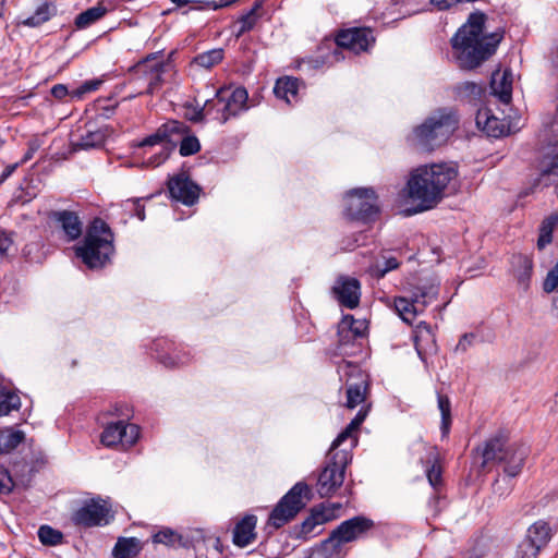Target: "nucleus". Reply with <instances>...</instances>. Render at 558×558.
<instances>
[{"instance_id":"1","label":"nucleus","mask_w":558,"mask_h":558,"mask_svg":"<svg viewBox=\"0 0 558 558\" xmlns=\"http://www.w3.org/2000/svg\"><path fill=\"white\" fill-rule=\"evenodd\" d=\"M457 175V168L446 162L425 165L413 169L405 187L407 196L413 207L405 209V215L411 216L434 208Z\"/></svg>"},{"instance_id":"2","label":"nucleus","mask_w":558,"mask_h":558,"mask_svg":"<svg viewBox=\"0 0 558 558\" xmlns=\"http://www.w3.org/2000/svg\"><path fill=\"white\" fill-rule=\"evenodd\" d=\"M486 15L482 12L472 13L451 39L453 56L459 66L472 70L495 53L502 39V33L494 32L484 35Z\"/></svg>"},{"instance_id":"3","label":"nucleus","mask_w":558,"mask_h":558,"mask_svg":"<svg viewBox=\"0 0 558 558\" xmlns=\"http://www.w3.org/2000/svg\"><path fill=\"white\" fill-rule=\"evenodd\" d=\"M75 252L87 267H102L113 253V234L109 226L99 218L94 219L84 243Z\"/></svg>"},{"instance_id":"4","label":"nucleus","mask_w":558,"mask_h":558,"mask_svg":"<svg viewBox=\"0 0 558 558\" xmlns=\"http://www.w3.org/2000/svg\"><path fill=\"white\" fill-rule=\"evenodd\" d=\"M457 128L458 119L451 110H438L414 129V144L423 150H433L446 143Z\"/></svg>"},{"instance_id":"5","label":"nucleus","mask_w":558,"mask_h":558,"mask_svg":"<svg viewBox=\"0 0 558 558\" xmlns=\"http://www.w3.org/2000/svg\"><path fill=\"white\" fill-rule=\"evenodd\" d=\"M186 129L182 122L169 121L159 126L155 133L138 142L136 147L143 150L141 155L143 166L156 168L162 165L172 150V135L183 134Z\"/></svg>"},{"instance_id":"6","label":"nucleus","mask_w":558,"mask_h":558,"mask_svg":"<svg viewBox=\"0 0 558 558\" xmlns=\"http://www.w3.org/2000/svg\"><path fill=\"white\" fill-rule=\"evenodd\" d=\"M352 456L349 449L330 448L327 456L326 466L319 474L317 492L322 497H329L343 484L347 465L351 462Z\"/></svg>"},{"instance_id":"7","label":"nucleus","mask_w":558,"mask_h":558,"mask_svg":"<svg viewBox=\"0 0 558 558\" xmlns=\"http://www.w3.org/2000/svg\"><path fill=\"white\" fill-rule=\"evenodd\" d=\"M308 490V486L305 483H296L274 508L269 515L268 524L279 529L292 520L304 507L302 497Z\"/></svg>"},{"instance_id":"8","label":"nucleus","mask_w":558,"mask_h":558,"mask_svg":"<svg viewBox=\"0 0 558 558\" xmlns=\"http://www.w3.org/2000/svg\"><path fill=\"white\" fill-rule=\"evenodd\" d=\"M345 215L351 219L369 220L378 211L377 196L373 189L360 187L345 194Z\"/></svg>"},{"instance_id":"9","label":"nucleus","mask_w":558,"mask_h":558,"mask_svg":"<svg viewBox=\"0 0 558 558\" xmlns=\"http://www.w3.org/2000/svg\"><path fill=\"white\" fill-rule=\"evenodd\" d=\"M170 68L169 62L158 59L155 56H149L134 66L135 75L138 80L146 83V89L140 94L154 95L157 93L163 83V75Z\"/></svg>"},{"instance_id":"10","label":"nucleus","mask_w":558,"mask_h":558,"mask_svg":"<svg viewBox=\"0 0 558 558\" xmlns=\"http://www.w3.org/2000/svg\"><path fill=\"white\" fill-rule=\"evenodd\" d=\"M374 525L373 520L363 515H356L340 523L331 532L328 539L338 548L341 544L364 538L374 529Z\"/></svg>"},{"instance_id":"11","label":"nucleus","mask_w":558,"mask_h":558,"mask_svg":"<svg viewBox=\"0 0 558 558\" xmlns=\"http://www.w3.org/2000/svg\"><path fill=\"white\" fill-rule=\"evenodd\" d=\"M544 140L546 144L541 150L538 169L542 178L553 177L551 183H555L558 181V122L545 130Z\"/></svg>"},{"instance_id":"12","label":"nucleus","mask_w":558,"mask_h":558,"mask_svg":"<svg viewBox=\"0 0 558 558\" xmlns=\"http://www.w3.org/2000/svg\"><path fill=\"white\" fill-rule=\"evenodd\" d=\"M140 437V427L121 420L108 424L101 433L100 441L106 447H114L119 444L133 446Z\"/></svg>"},{"instance_id":"13","label":"nucleus","mask_w":558,"mask_h":558,"mask_svg":"<svg viewBox=\"0 0 558 558\" xmlns=\"http://www.w3.org/2000/svg\"><path fill=\"white\" fill-rule=\"evenodd\" d=\"M110 508L102 499H92L73 514V522L85 527L100 526L109 523Z\"/></svg>"},{"instance_id":"14","label":"nucleus","mask_w":558,"mask_h":558,"mask_svg":"<svg viewBox=\"0 0 558 558\" xmlns=\"http://www.w3.org/2000/svg\"><path fill=\"white\" fill-rule=\"evenodd\" d=\"M373 32L366 27H354L341 31L337 36V45L354 53L367 51L374 44Z\"/></svg>"},{"instance_id":"15","label":"nucleus","mask_w":558,"mask_h":558,"mask_svg":"<svg viewBox=\"0 0 558 558\" xmlns=\"http://www.w3.org/2000/svg\"><path fill=\"white\" fill-rule=\"evenodd\" d=\"M168 190L171 197L184 205L192 206L199 197L201 189L185 173L169 179Z\"/></svg>"},{"instance_id":"16","label":"nucleus","mask_w":558,"mask_h":558,"mask_svg":"<svg viewBox=\"0 0 558 558\" xmlns=\"http://www.w3.org/2000/svg\"><path fill=\"white\" fill-rule=\"evenodd\" d=\"M332 291L339 303L348 308H355L360 303L361 286L355 278L339 277Z\"/></svg>"},{"instance_id":"17","label":"nucleus","mask_w":558,"mask_h":558,"mask_svg":"<svg viewBox=\"0 0 558 558\" xmlns=\"http://www.w3.org/2000/svg\"><path fill=\"white\" fill-rule=\"evenodd\" d=\"M439 287L440 280L436 276H428L421 278L416 284L412 286L410 292L414 303L425 308L437 299Z\"/></svg>"},{"instance_id":"18","label":"nucleus","mask_w":558,"mask_h":558,"mask_svg":"<svg viewBox=\"0 0 558 558\" xmlns=\"http://www.w3.org/2000/svg\"><path fill=\"white\" fill-rule=\"evenodd\" d=\"M529 449L524 445H508L504 454L500 456V463H504V472L508 477H515L521 473Z\"/></svg>"},{"instance_id":"19","label":"nucleus","mask_w":558,"mask_h":558,"mask_svg":"<svg viewBox=\"0 0 558 558\" xmlns=\"http://www.w3.org/2000/svg\"><path fill=\"white\" fill-rule=\"evenodd\" d=\"M507 447V438L501 433L490 437L483 445L478 446L476 453L482 458L481 468L485 469L493 462L500 463V456L504 454Z\"/></svg>"},{"instance_id":"20","label":"nucleus","mask_w":558,"mask_h":558,"mask_svg":"<svg viewBox=\"0 0 558 558\" xmlns=\"http://www.w3.org/2000/svg\"><path fill=\"white\" fill-rule=\"evenodd\" d=\"M218 95L221 100L223 116H226V122L246 109L248 95L245 88L238 87L228 97L225 95V90L220 89Z\"/></svg>"},{"instance_id":"21","label":"nucleus","mask_w":558,"mask_h":558,"mask_svg":"<svg viewBox=\"0 0 558 558\" xmlns=\"http://www.w3.org/2000/svg\"><path fill=\"white\" fill-rule=\"evenodd\" d=\"M50 219L58 223L66 241H74L81 236L82 222L75 213L69 210L52 211Z\"/></svg>"},{"instance_id":"22","label":"nucleus","mask_w":558,"mask_h":558,"mask_svg":"<svg viewBox=\"0 0 558 558\" xmlns=\"http://www.w3.org/2000/svg\"><path fill=\"white\" fill-rule=\"evenodd\" d=\"M475 120L478 129L483 130L488 136L500 137L507 134L505 123L492 114L487 108L478 109Z\"/></svg>"},{"instance_id":"23","label":"nucleus","mask_w":558,"mask_h":558,"mask_svg":"<svg viewBox=\"0 0 558 558\" xmlns=\"http://www.w3.org/2000/svg\"><path fill=\"white\" fill-rule=\"evenodd\" d=\"M492 93L502 104H509L512 97V73L510 70L496 71L490 81Z\"/></svg>"},{"instance_id":"24","label":"nucleus","mask_w":558,"mask_h":558,"mask_svg":"<svg viewBox=\"0 0 558 558\" xmlns=\"http://www.w3.org/2000/svg\"><path fill=\"white\" fill-rule=\"evenodd\" d=\"M256 523L257 518L253 514H247L239 521L233 530V543L239 547L251 544L256 537Z\"/></svg>"},{"instance_id":"25","label":"nucleus","mask_w":558,"mask_h":558,"mask_svg":"<svg viewBox=\"0 0 558 558\" xmlns=\"http://www.w3.org/2000/svg\"><path fill=\"white\" fill-rule=\"evenodd\" d=\"M366 329L367 324L365 320L354 319L352 315L344 316L339 327L340 345H343L353 339L362 338L365 335Z\"/></svg>"},{"instance_id":"26","label":"nucleus","mask_w":558,"mask_h":558,"mask_svg":"<svg viewBox=\"0 0 558 558\" xmlns=\"http://www.w3.org/2000/svg\"><path fill=\"white\" fill-rule=\"evenodd\" d=\"M511 268L513 276L517 279L518 286L526 291L530 286V280L533 271L532 259L522 254L513 255L511 258Z\"/></svg>"},{"instance_id":"27","label":"nucleus","mask_w":558,"mask_h":558,"mask_svg":"<svg viewBox=\"0 0 558 558\" xmlns=\"http://www.w3.org/2000/svg\"><path fill=\"white\" fill-rule=\"evenodd\" d=\"M205 118H210L219 124L226 123V116H223L218 92L216 93L215 98L206 100L201 108L195 110L191 120L194 122H201L204 121Z\"/></svg>"},{"instance_id":"28","label":"nucleus","mask_w":558,"mask_h":558,"mask_svg":"<svg viewBox=\"0 0 558 558\" xmlns=\"http://www.w3.org/2000/svg\"><path fill=\"white\" fill-rule=\"evenodd\" d=\"M299 87L300 81L298 78L284 76L277 80L274 93L277 98L290 105L298 101Z\"/></svg>"},{"instance_id":"29","label":"nucleus","mask_w":558,"mask_h":558,"mask_svg":"<svg viewBox=\"0 0 558 558\" xmlns=\"http://www.w3.org/2000/svg\"><path fill=\"white\" fill-rule=\"evenodd\" d=\"M366 417V412L359 411L355 417L350 422V424L337 436V438L332 441V449H338L340 446L344 444L348 439H350V445L347 449L351 450L357 442L356 436L354 433L361 426Z\"/></svg>"},{"instance_id":"30","label":"nucleus","mask_w":558,"mask_h":558,"mask_svg":"<svg viewBox=\"0 0 558 558\" xmlns=\"http://www.w3.org/2000/svg\"><path fill=\"white\" fill-rule=\"evenodd\" d=\"M340 504H332L331 507H322L314 509L311 517H308L302 524L303 533H312L317 525H322L327 521L335 518L333 510L340 509Z\"/></svg>"},{"instance_id":"31","label":"nucleus","mask_w":558,"mask_h":558,"mask_svg":"<svg viewBox=\"0 0 558 558\" xmlns=\"http://www.w3.org/2000/svg\"><path fill=\"white\" fill-rule=\"evenodd\" d=\"M106 137V130L100 128L88 129L86 133L81 136L80 141L74 144V147L76 149L98 148L105 144Z\"/></svg>"},{"instance_id":"32","label":"nucleus","mask_w":558,"mask_h":558,"mask_svg":"<svg viewBox=\"0 0 558 558\" xmlns=\"http://www.w3.org/2000/svg\"><path fill=\"white\" fill-rule=\"evenodd\" d=\"M395 308L402 320L407 323H412L416 315L424 310L420 304L414 303L412 295L410 299L402 296L396 298Z\"/></svg>"},{"instance_id":"33","label":"nucleus","mask_w":558,"mask_h":558,"mask_svg":"<svg viewBox=\"0 0 558 558\" xmlns=\"http://www.w3.org/2000/svg\"><path fill=\"white\" fill-rule=\"evenodd\" d=\"M454 89L459 98L474 105L481 101L485 90L482 84L475 82H462Z\"/></svg>"},{"instance_id":"34","label":"nucleus","mask_w":558,"mask_h":558,"mask_svg":"<svg viewBox=\"0 0 558 558\" xmlns=\"http://www.w3.org/2000/svg\"><path fill=\"white\" fill-rule=\"evenodd\" d=\"M25 434L22 430L13 428L0 429V456L15 449L23 442Z\"/></svg>"},{"instance_id":"35","label":"nucleus","mask_w":558,"mask_h":558,"mask_svg":"<svg viewBox=\"0 0 558 558\" xmlns=\"http://www.w3.org/2000/svg\"><path fill=\"white\" fill-rule=\"evenodd\" d=\"M367 389L366 378H361L355 383H348L347 387V403L349 409H354L365 400Z\"/></svg>"},{"instance_id":"36","label":"nucleus","mask_w":558,"mask_h":558,"mask_svg":"<svg viewBox=\"0 0 558 558\" xmlns=\"http://www.w3.org/2000/svg\"><path fill=\"white\" fill-rule=\"evenodd\" d=\"M525 537L541 549L550 539V527L546 522L537 521L529 527Z\"/></svg>"},{"instance_id":"37","label":"nucleus","mask_w":558,"mask_h":558,"mask_svg":"<svg viewBox=\"0 0 558 558\" xmlns=\"http://www.w3.org/2000/svg\"><path fill=\"white\" fill-rule=\"evenodd\" d=\"M141 550L140 541L135 537H120L113 548L114 558H129Z\"/></svg>"},{"instance_id":"38","label":"nucleus","mask_w":558,"mask_h":558,"mask_svg":"<svg viewBox=\"0 0 558 558\" xmlns=\"http://www.w3.org/2000/svg\"><path fill=\"white\" fill-rule=\"evenodd\" d=\"M106 12V8L100 4L89 8L75 17L74 25L78 29L87 28L99 21Z\"/></svg>"},{"instance_id":"39","label":"nucleus","mask_w":558,"mask_h":558,"mask_svg":"<svg viewBox=\"0 0 558 558\" xmlns=\"http://www.w3.org/2000/svg\"><path fill=\"white\" fill-rule=\"evenodd\" d=\"M21 407L20 397L0 383V416L8 415Z\"/></svg>"},{"instance_id":"40","label":"nucleus","mask_w":558,"mask_h":558,"mask_svg":"<svg viewBox=\"0 0 558 558\" xmlns=\"http://www.w3.org/2000/svg\"><path fill=\"white\" fill-rule=\"evenodd\" d=\"M437 403H438V409L441 414L440 429H441L442 436L445 437L449 434L450 425H451V403L447 396H444L440 393H438V396H437Z\"/></svg>"},{"instance_id":"41","label":"nucleus","mask_w":558,"mask_h":558,"mask_svg":"<svg viewBox=\"0 0 558 558\" xmlns=\"http://www.w3.org/2000/svg\"><path fill=\"white\" fill-rule=\"evenodd\" d=\"M222 59H223V50L218 48V49H211L206 52L199 53L198 56H196L194 58L193 62L196 65H199L202 68L210 69L214 65L221 62Z\"/></svg>"},{"instance_id":"42","label":"nucleus","mask_w":558,"mask_h":558,"mask_svg":"<svg viewBox=\"0 0 558 558\" xmlns=\"http://www.w3.org/2000/svg\"><path fill=\"white\" fill-rule=\"evenodd\" d=\"M415 349L421 359H423V355L428 350L432 351L435 349L434 337L427 327H425L424 331L420 330L415 336Z\"/></svg>"},{"instance_id":"43","label":"nucleus","mask_w":558,"mask_h":558,"mask_svg":"<svg viewBox=\"0 0 558 558\" xmlns=\"http://www.w3.org/2000/svg\"><path fill=\"white\" fill-rule=\"evenodd\" d=\"M38 537L44 545L48 546L59 545L63 541V534L49 525H41L39 527Z\"/></svg>"},{"instance_id":"44","label":"nucleus","mask_w":558,"mask_h":558,"mask_svg":"<svg viewBox=\"0 0 558 558\" xmlns=\"http://www.w3.org/2000/svg\"><path fill=\"white\" fill-rule=\"evenodd\" d=\"M338 550L328 538L313 547L306 558H337Z\"/></svg>"},{"instance_id":"45","label":"nucleus","mask_w":558,"mask_h":558,"mask_svg":"<svg viewBox=\"0 0 558 558\" xmlns=\"http://www.w3.org/2000/svg\"><path fill=\"white\" fill-rule=\"evenodd\" d=\"M557 217H549L543 221L541 227V233L537 240V246L539 250L544 248L547 244L551 242L553 228L557 223Z\"/></svg>"},{"instance_id":"46","label":"nucleus","mask_w":558,"mask_h":558,"mask_svg":"<svg viewBox=\"0 0 558 558\" xmlns=\"http://www.w3.org/2000/svg\"><path fill=\"white\" fill-rule=\"evenodd\" d=\"M262 7L260 2H256L255 5L239 20L240 29L238 35H242L251 31L257 22V10Z\"/></svg>"},{"instance_id":"47","label":"nucleus","mask_w":558,"mask_h":558,"mask_svg":"<svg viewBox=\"0 0 558 558\" xmlns=\"http://www.w3.org/2000/svg\"><path fill=\"white\" fill-rule=\"evenodd\" d=\"M338 374L341 378L345 377L348 381L353 377H359V380L365 378L359 365L348 361H342L338 365Z\"/></svg>"},{"instance_id":"48","label":"nucleus","mask_w":558,"mask_h":558,"mask_svg":"<svg viewBox=\"0 0 558 558\" xmlns=\"http://www.w3.org/2000/svg\"><path fill=\"white\" fill-rule=\"evenodd\" d=\"M49 17V5L47 3H44L37 8L36 12L32 16L24 20L23 23L27 26H38L41 23L48 21Z\"/></svg>"},{"instance_id":"49","label":"nucleus","mask_w":558,"mask_h":558,"mask_svg":"<svg viewBox=\"0 0 558 558\" xmlns=\"http://www.w3.org/2000/svg\"><path fill=\"white\" fill-rule=\"evenodd\" d=\"M538 546L534 545L526 537L518 545L515 558H536L539 553Z\"/></svg>"},{"instance_id":"50","label":"nucleus","mask_w":558,"mask_h":558,"mask_svg":"<svg viewBox=\"0 0 558 558\" xmlns=\"http://www.w3.org/2000/svg\"><path fill=\"white\" fill-rule=\"evenodd\" d=\"M201 150V143L196 136H185L180 144V155L191 156Z\"/></svg>"},{"instance_id":"51","label":"nucleus","mask_w":558,"mask_h":558,"mask_svg":"<svg viewBox=\"0 0 558 558\" xmlns=\"http://www.w3.org/2000/svg\"><path fill=\"white\" fill-rule=\"evenodd\" d=\"M100 84H101V81H99V80L86 81L82 85H80L77 88L73 89L71 92V96L73 98L81 99L85 94L97 90L99 88Z\"/></svg>"},{"instance_id":"52","label":"nucleus","mask_w":558,"mask_h":558,"mask_svg":"<svg viewBox=\"0 0 558 558\" xmlns=\"http://www.w3.org/2000/svg\"><path fill=\"white\" fill-rule=\"evenodd\" d=\"M543 290L546 293H551L555 290L558 291V262L556 265L548 271L544 282Z\"/></svg>"},{"instance_id":"53","label":"nucleus","mask_w":558,"mask_h":558,"mask_svg":"<svg viewBox=\"0 0 558 558\" xmlns=\"http://www.w3.org/2000/svg\"><path fill=\"white\" fill-rule=\"evenodd\" d=\"M14 487V482L9 471L0 466V495H9Z\"/></svg>"},{"instance_id":"54","label":"nucleus","mask_w":558,"mask_h":558,"mask_svg":"<svg viewBox=\"0 0 558 558\" xmlns=\"http://www.w3.org/2000/svg\"><path fill=\"white\" fill-rule=\"evenodd\" d=\"M178 538V535L169 529L159 531L153 536L154 543L158 544H165V545H172L175 543Z\"/></svg>"},{"instance_id":"55","label":"nucleus","mask_w":558,"mask_h":558,"mask_svg":"<svg viewBox=\"0 0 558 558\" xmlns=\"http://www.w3.org/2000/svg\"><path fill=\"white\" fill-rule=\"evenodd\" d=\"M43 145V140L38 136H35V137H32L28 143H27V150L26 153L24 154L23 158L21 159L20 163H25L27 161H29L36 151H38V149L41 147Z\"/></svg>"},{"instance_id":"56","label":"nucleus","mask_w":558,"mask_h":558,"mask_svg":"<svg viewBox=\"0 0 558 558\" xmlns=\"http://www.w3.org/2000/svg\"><path fill=\"white\" fill-rule=\"evenodd\" d=\"M476 335L473 332L464 333L458 341L454 351L459 353L466 352L475 343Z\"/></svg>"},{"instance_id":"57","label":"nucleus","mask_w":558,"mask_h":558,"mask_svg":"<svg viewBox=\"0 0 558 558\" xmlns=\"http://www.w3.org/2000/svg\"><path fill=\"white\" fill-rule=\"evenodd\" d=\"M13 246L12 238L7 233L0 234V262L9 256V252Z\"/></svg>"},{"instance_id":"58","label":"nucleus","mask_w":558,"mask_h":558,"mask_svg":"<svg viewBox=\"0 0 558 558\" xmlns=\"http://www.w3.org/2000/svg\"><path fill=\"white\" fill-rule=\"evenodd\" d=\"M426 476H427L429 484L434 488H436L440 484V478H441L440 468L436 464H433L430 468L427 469Z\"/></svg>"},{"instance_id":"59","label":"nucleus","mask_w":558,"mask_h":558,"mask_svg":"<svg viewBox=\"0 0 558 558\" xmlns=\"http://www.w3.org/2000/svg\"><path fill=\"white\" fill-rule=\"evenodd\" d=\"M68 88L65 85L58 84L51 88V94L57 99H62L68 95Z\"/></svg>"},{"instance_id":"60","label":"nucleus","mask_w":558,"mask_h":558,"mask_svg":"<svg viewBox=\"0 0 558 558\" xmlns=\"http://www.w3.org/2000/svg\"><path fill=\"white\" fill-rule=\"evenodd\" d=\"M236 0H219V1H210V2H207V5L210 8V9H214V10H218L222 7H228V5H231L232 3H234Z\"/></svg>"},{"instance_id":"61","label":"nucleus","mask_w":558,"mask_h":558,"mask_svg":"<svg viewBox=\"0 0 558 558\" xmlns=\"http://www.w3.org/2000/svg\"><path fill=\"white\" fill-rule=\"evenodd\" d=\"M550 64L555 71L558 72V41L555 44V46L551 49L550 52Z\"/></svg>"},{"instance_id":"62","label":"nucleus","mask_w":558,"mask_h":558,"mask_svg":"<svg viewBox=\"0 0 558 558\" xmlns=\"http://www.w3.org/2000/svg\"><path fill=\"white\" fill-rule=\"evenodd\" d=\"M399 266V263L398 260L395 258V257H390L386 260V266L385 268L381 270L380 275L384 276L386 272L390 271V270H393L396 268H398Z\"/></svg>"},{"instance_id":"63","label":"nucleus","mask_w":558,"mask_h":558,"mask_svg":"<svg viewBox=\"0 0 558 558\" xmlns=\"http://www.w3.org/2000/svg\"><path fill=\"white\" fill-rule=\"evenodd\" d=\"M511 490L510 486L501 487L499 480H496L494 483V492L499 496L508 495Z\"/></svg>"},{"instance_id":"64","label":"nucleus","mask_w":558,"mask_h":558,"mask_svg":"<svg viewBox=\"0 0 558 558\" xmlns=\"http://www.w3.org/2000/svg\"><path fill=\"white\" fill-rule=\"evenodd\" d=\"M136 217L143 221L145 219V208L140 201L133 203Z\"/></svg>"}]
</instances>
